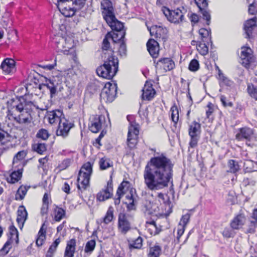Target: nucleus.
Wrapping results in <instances>:
<instances>
[{"label": "nucleus", "mask_w": 257, "mask_h": 257, "mask_svg": "<svg viewBox=\"0 0 257 257\" xmlns=\"http://www.w3.org/2000/svg\"><path fill=\"white\" fill-rule=\"evenodd\" d=\"M173 166L171 160L163 154L151 158L143 172L144 184L147 188L158 190L172 184Z\"/></svg>", "instance_id": "nucleus-1"}, {"label": "nucleus", "mask_w": 257, "mask_h": 257, "mask_svg": "<svg viewBox=\"0 0 257 257\" xmlns=\"http://www.w3.org/2000/svg\"><path fill=\"white\" fill-rule=\"evenodd\" d=\"M47 117L49 122L51 124L58 123V128L56 131L57 136L63 138L67 137L70 130L73 127V123L66 119L62 111L56 109L47 112Z\"/></svg>", "instance_id": "nucleus-2"}, {"label": "nucleus", "mask_w": 257, "mask_h": 257, "mask_svg": "<svg viewBox=\"0 0 257 257\" xmlns=\"http://www.w3.org/2000/svg\"><path fill=\"white\" fill-rule=\"evenodd\" d=\"M45 79V82L42 84H38L36 82V79L34 80V85L32 83L27 84L26 85L27 92L33 94L37 89L41 90L46 87L50 91L51 97H53L56 94L58 88L60 87L61 80L58 76H53L49 79Z\"/></svg>", "instance_id": "nucleus-3"}, {"label": "nucleus", "mask_w": 257, "mask_h": 257, "mask_svg": "<svg viewBox=\"0 0 257 257\" xmlns=\"http://www.w3.org/2000/svg\"><path fill=\"white\" fill-rule=\"evenodd\" d=\"M118 61L113 55L104 59V63L96 69L97 74L103 78L111 79L118 71Z\"/></svg>", "instance_id": "nucleus-4"}, {"label": "nucleus", "mask_w": 257, "mask_h": 257, "mask_svg": "<svg viewBox=\"0 0 257 257\" xmlns=\"http://www.w3.org/2000/svg\"><path fill=\"white\" fill-rule=\"evenodd\" d=\"M92 166L93 163L88 162L80 170L77 178V188L79 190H85L89 186L92 173Z\"/></svg>", "instance_id": "nucleus-5"}, {"label": "nucleus", "mask_w": 257, "mask_h": 257, "mask_svg": "<svg viewBox=\"0 0 257 257\" xmlns=\"http://www.w3.org/2000/svg\"><path fill=\"white\" fill-rule=\"evenodd\" d=\"M53 42L58 51L68 54L69 50L74 47L73 39L70 37L57 35L53 38Z\"/></svg>", "instance_id": "nucleus-6"}, {"label": "nucleus", "mask_w": 257, "mask_h": 257, "mask_svg": "<svg viewBox=\"0 0 257 257\" xmlns=\"http://www.w3.org/2000/svg\"><path fill=\"white\" fill-rule=\"evenodd\" d=\"M102 14L104 19L112 30L115 31L122 30L123 24L116 19L113 7L111 8L103 10Z\"/></svg>", "instance_id": "nucleus-7"}, {"label": "nucleus", "mask_w": 257, "mask_h": 257, "mask_svg": "<svg viewBox=\"0 0 257 257\" xmlns=\"http://www.w3.org/2000/svg\"><path fill=\"white\" fill-rule=\"evenodd\" d=\"M117 85L115 83L107 82L101 90L100 98L101 102L110 103L116 95Z\"/></svg>", "instance_id": "nucleus-8"}, {"label": "nucleus", "mask_w": 257, "mask_h": 257, "mask_svg": "<svg viewBox=\"0 0 257 257\" xmlns=\"http://www.w3.org/2000/svg\"><path fill=\"white\" fill-rule=\"evenodd\" d=\"M162 11L168 21L174 24L182 22L184 19V15L187 12L183 7H182V9L178 8L174 10H170L166 7H164Z\"/></svg>", "instance_id": "nucleus-9"}, {"label": "nucleus", "mask_w": 257, "mask_h": 257, "mask_svg": "<svg viewBox=\"0 0 257 257\" xmlns=\"http://www.w3.org/2000/svg\"><path fill=\"white\" fill-rule=\"evenodd\" d=\"M132 216L129 214L120 212L118 216V231L122 234H126L132 229Z\"/></svg>", "instance_id": "nucleus-10"}, {"label": "nucleus", "mask_w": 257, "mask_h": 257, "mask_svg": "<svg viewBox=\"0 0 257 257\" xmlns=\"http://www.w3.org/2000/svg\"><path fill=\"white\" fill-rule=\"evenodd\" d=\"M188 134L190 137L189 146L192 148H195L200 138L201 124L195 121H193L189 126Z\"/></svg>", "instance_id": "nucleus-11"}, {"label": "nucleus", "mask_w": 257, "mask_h": 257, "mask_svg": "<svg viewBox=\"0 0 257 257\" xmlns=\"http://www.w3.org/2000/svg\"><path fill=\"white\" fill-rule=\"evenodd\" d=\"M16 112L11 116V120H14L20 124H27L31 122L32 117L27 108L24 107L22 109L17 110Z\"/></svg>", "instance_id": "nucleus-12"}, {"label": "nucleus", "mask_w": 257, "mask_h": 257, "mask_svg": "<svg viewBox=\"0 0 257 257\" xmlns=\"http://www.w3.org/2000/svg\"><path fill=\"white\" fill-rule=\"evenodd\" d=\"M240 57L241 64L246 68H249L250 65L254 62L252 51L249 47H241Z\"/></svg>", "instance_id": "nucleus-13"}, {"label": "nucleus", "mask_w": 257, "mask_h": 257, "mask_svg": "<svg viewBox=\"0 0 257 257\" xmlns=\"http://www.w3.org/2000/svg\"><path fill=\"white\" fill-rule=\"evenodd\" d=\"M10 233L11 235V238L8 240L4 244L3 248L0 249V256H5L9 251L11 248L12 240H15L16 242H18V231L17 228L13 225H11L9 227Z\"/></svg>", "instance_id": "nucleus-14"}, {"label": "nucleus", "mask_w": 257, "mask_h": 257, "mask_svg": "<svg viewBox=\"0 0 257 257\" xmlns=\"http://www.w3.org/2000/svg\"><path fill=\"white\" fill-rule=\"evenodd\" d=\"M113 184L111 178L107 183V185L104 187L97 194L96 199L99 201H104L111 198L113 195Z\"/></svg>", "instance_id": "nucleus-15"}, {"label": "nucleus", "mask_w": 257, "mask_h": 257, "mask_svg": "<svg viewBox=\"0 0 257 257\" xmlns=\"http://www.w3.org/2000/svg\"><path fill=\"white\" fill-rule=\"evenodd\" d=\"M194 1L202 15L203 19L206 21V24L209 25L210 23L211 16L210 12L208 9V3L207 0Z\"/></svg>", "instance_id": "nucleus-16"}, {"label": "nucleus", "mask_w": 257, "mask_h": 257, "mask_svg": "<svg viewBox=\"0 0 257 257\" xmlns=\"http://www.w3.org/2000/svg\"><path fill=\"white\" fill-rule=\"evenodd\" d=\"M7 107L8 109L7 117L9 119H11V116L16 113L17 110L22 109L24 106L22 103L19 102V99H11L7 101Z\"/></svg>", "instance_id": "nucleus-17"}, {"label": "nucleus", "mask_w": 257, "mask_h": 257, "mask_svg": "<svg viewBox=\"0 0 257 257\" xmlns=\"http://www.w3.org/2000/svg\"><path fill=\"white\" fill-rule=\"evenodd\" d=\"M105 121V117L103 115L95 116L91 118L89 125V130L93 133H98L102 127Z\"/></svg>", "instance_id": "nucleus-18"}, {"label": "nucleus", "mask_w": 257, "mask_h": 257, "mask_svg": "<svg viewBox=\"0 0 257 257\" xmlns=\"http://www.w3.org/2000/svg\"><path fill=\"white\" fill-rule=\"evenodd\" d=\"M254 136L252 129L248 127H243L240 128L235 135V139L238 141H242L246 140L250 141Z\"/></svg>", "instance_id": "nucleus-19"}, {"label": "nucleus", "mask_w": 257, "mask_h": 257, "mask_svg": "<svg viewBox=\"0 0 257 257\" xmlns=\"http://www.w3.org/2000/svg\"><path fill=\"white\" fill-rule=\"evenodd\" d=\"M154 62L157 69H163L166 72L173 69L175 66L174 61L169 58H162L157 62L154 60Z\"/></svg>", "instance_id": "nucleus-20"}, {"label": "nucleus", "mask_w": 257, "mask_h": 257, "mask_svg": "<svg viewBox=\"0 0 257 257\" xmlns=\"http://www.w3.org/2000/svg\"><path fill=\"white\" fill-rule=\"evenodd\" d=\"M256 27V19L253 18L248 20L244 24V30L245 38L250 39L252 37V32Z\"/></svg>", "instance_id": "nucleus-21"}, {"label": "nucleus", "mask_w": 257, "mask_h": 257, "mask_svg": "<svg viewBox=\"0 0 257 257\" xmlns=\"http://www.w3.org/2000/svg\"><path fill=\"white\" fill-rule=\"evenodd\" d=\"M1 68L5 74H10L15 71V62L12 59L6 58L2 63Z\"/></svg>", "instance_id": "nucleus-22"}, {"label": "nucleus", "mask_w": 257, "mask_h": 257, "mask_svg": "<svg viewBox=\"0 0 257 257\" xmlns=\"http://www.w3.org/2000/svg\"><path fill=\"white\" fill-rule=\"evenodd\" d=\"M142 97L143 100H150L153 99L156 94V91L152 85L146 82L142 89Z\"/></svg>", "instance_id": "nucleus-23"}, {"label": "nucleus", "mask_w": 257, "mask_h": 257, "mask_svg": "<svg viewBox=\"0 0 257 257\" xmlns=\"http://www.w3.org/2000/svg\"><path fill=\"white\" fill-rule=\"evenodd\" d=\"M246 221V217L243 213L237 215L230 222V226L233 229H239L242 227Z\"/></svg>", "instance_id": "nucleus-24"}, {"label": "nucleus", "mask_w": 257, "mask_h": 257, "mask_svg": "<svg viewBox=\"0 0 257 257\" xmlns=\"http://www.w3.org/2000/svg\"><path fill=\"white\" fill-rule=\"evenodd\" d=\"M148 51L154 58H156L159 55V46L158 43L154 39H150L147 43Z\"/></svg>", "instance_id": "nucleus-25"}, {"label": "nucleus", "mask_w": 257, "mask_h": 257, "mask_svg": "<svg viewBox=\"0 0 257 257\" xmlns=\"http://www.w3.org/2000/svg\"><path fill=\"white\" fill-rule=\"evenodd\" d=\"M57 8L61 14L66 17H72L76 11L73 6L71 7L65 3H61L57 5Z\"/></svg>", "instance_id": "nucleus-26"}, {"label": "nucleus", "mask_w": 257, "mask_h": 257, "mask_svg": "<svg viewBox=\"0 0 257 257\" xmlns=\"http://www.w3.org/2000/svg\"><path fill=\"white\" fill-rule=\"evenodd\" d=\"M142 210L146 215H147L158 212L159 208L155 203L149 200H146L144 202Z\"/></svg>", "instance_id": "nucleus-27"}, {"label": "nucleus", "mask_w": 257, "mask_h": 257, "mask_svg": "<svg viewBox=\"0 0 257 257\" xmlns=\"http://www.w3.org/2000/svg\"><path fill=\"white\" fill-rule=\"evenodd\" d=\"M257 227V208L253 210L252 213L250 216L247 232L249 233H254L255 232L256 228Z\"/></svg>", "instance_id": "nucleus-28"}, {"label": "nucleus", "mask_w": 257, "mask_h": 257, "mask_svg": "<svg viewBox=\"0 0 257 257\" xmlns=\"http://www.w3.org/2000/svg\"><path fill=\"white\" fill-rule=\"evenodd\" d=\"M27 212L24 206H21L18 210L17 221L20 229L23 227L24 224L27 217Z\"/></svg>", "instance_id": "nucleus-29"}, {"label": "nucleus", "mask_w": 257, "mask_h": 257, "mask_svg": "<svg viewBox=\"0 0 257 257\" xmlns=\"http://www.w3.org/2000/svg\"><path fill=\"white\" fill-rule=\"evenodd\" d=\"M76 249V240L71 239L67 243L64 257H74Z\"/></svg>", "instance_id": "nucleus-30"}, {"label": "nucleus", "mask_w": 257, "mask_h": 257, "mask_svg": "<svg viewBox=\"0 0 257 257\" xmlns=\"http://www.w3.org/2000/svg\"><path fill=\"white\" fill-rule=\"evenodd\" d=\"M46 229L45 224H43L38 234L36 244L40 246L43 245L46 239Z\"/></svg>", "instance_id": "nucleus-31"}, {"label": "nucleus", "mask_w": 257, "mask_h": 257, "mask_svg": "<svg viewBox=\"0 0 257 257\" xmlns=\"http://www.w3.org/2000/svg\"><path fill=\"white\" fill-rule=\"evenodd\" d=\"M243 168L245 172H252L256 171L257 163L251 160H245L243 163Z\"/></svg>", "instance_id": "nucleus-32"}, {"label": "nucleus", "mask_w": 257, "mask_h": 257, "mask_svg": "<svg viewBox=\"0 0 257 257\" xmlns=\"http://www.w3.org/2000/svg\"><path fill=\"white\" fill-rule=\"evenodd\" d=\"M109 42H108L107 38L105 37L103 40L102 47V50L103 52L102 57L104 58V59L106 58L109 55H113V51H112L111 50L109 49Z\"/></svg>", "instance_id": "nucleus-33"}, {"label": "nucleus", "mask_w": 257, "mask_h": 257, "mask_svg": "<svg viewBox=\"0 0 257 257\" xmlns=\"http://www.w3.org/2000/svg\"><path fill=\"white\" fill-rule=\"evenodd\" d=\"M227 167L228 168L227 172L233 174L237 173L240 169V166L239 165L238 162L234 160H228L227 162Z\"/></svg>", "instance_id": "nucleus-34"}, {"label": "nucleus", "mask_w": 257, "mask_h": 257, "mask_svg": "<svg viewBox=\"0 0 257 257\" xmlns=\"http://www.w3.org/2000/svg\"><path fill=\"white\" fill-rule=\"evenodd\" d=\"M27 155V153L25 151H20L17 153L14 157L13 159V166L17 167L18 165L17 164L21 163V162L24 159Z\"/></svg>", "instance_id": "nucleus-35"}, {"label": "nucleus", "mask_w": 257, "mask_h": 257, "mask_svg": "<svg viewBox=\"0 0 257 257\" xmlns=\"http://www.w3.org/2000/svg\"><path fill=\"white\" fill-rule=\"evenodd\" d=\"M61 242V239L59 237L57 238L50 245L47 253L46 257H53L54 253L56 250L57 247L60 242Z\"/></svg>", "instance_id": "nucleus-36"}, {"label": "nucleus", "mask_w": 257, "mask_h": 257, "mask_svg": "<svg viewBox=\"0 0 257 257\" xmlns=\"http://www.w3.org/2000/svg\"><path fill=\"white\" fill-rule=\"evenodd\" d=\"M114 209L112 206H110L106 213L105 215L103 218V222L107 224L109 223L113 219L114 217Z\"/></svg>", "instance_id": "nucleus-37"}, {"label": "nucleus", "mask_w": 257, "mask_h": 257, "mask_svg": "<svg viewBox=\"0 0 257 257\" xmlns=\"http://www.w3.org/2000/svg\"><path fill=\"white\" fill-rule=\"evenodd\" d=\"M125 204L126 205V208L128 210L131 211L135 209V205L134 203V199L132 193L126 195Z\"/></svg>", "instance_id": "nucleus-38"}, {"label": "nucleus", "mask_w": 257, "mask_h": 257, "mask_svg": "<svg viewBox=\"0 0 257 257\" xmlns=\"http://www.w3.org/2000/svg\"><path fill=\"white\" fill-rule=\"evenodd\" d=\"M22 170L18 169L12 173L10 175V178L9 182L11 183H15L18 182L22 177Z\"/></svg>", "instance_id": "nucleus-39"}, {"label": "nucleus", "mask_w": 257, "mask_h": 257, "mask_svg": "<svg viewBox=\"0 0 257 257\" xmlns=\"http://www.w3.org/2000/svg\"><path fill=\"white\" fill-rule=\"evenodd\" d=\"M161 252V247L159 245H155L150 247L148 254L149 257H159Z\"/></svg>", "instance_id": "nucleus-40"}, {"label": "nucleus", "mask_w": 257, "mask_h": 257, "mask_svg": "<svg viewBox=\"0 0 257 257\" xmlns=\"http://www.w3.org/2000/svg\"><path fill=\"white\" fill-rule=\"evenodd\" d=\"M99 165L100 170H105L112 166V162L109 159L105 157L100 159L99 162Z\"/></svg>", "instance_id": "nucleus-41"}, {"label": "nucleus", "mask_w": 257, "mask_h": 257, "mask_svg": "<svg viewBox=\"0 0 257 257\" xmlns=\"http://www.w3.org/2000/svg\"><path fill=\"white\" fill-rule=\"evenodd\" d=\"M163 30L160 26H154L149 29V31L151 36H155L157 38L161 37V32Z\"/></svg>", "instance_id": "nucleus-42"}, {"label": "nucleus", "mask_w": 257, "mask_h": 257, "mask_svg": "<svg viewBox=\"0 0 257 257\" xmlns=\"http://www.w3.org/2000/svg\"><path fill=\"white\" fill-rule=\"evenodd\" d=\"M143 239L141 237H138L135 240L132 241L129 244V248L132 250L133 248L140 249L142 246Z\"/></svg>", "instance_id": "nucleus-43"}, {"label": "nucleus", "mask_w": 257, "mask_h": 257, "mask_svg": "<svg viewBox=\"0 0 257 257\" xmlns=\"http://www.w3.org/2000/svg\"><path fill=\"white\" fill-rule=\"evenodd\" d=\"M54 218L56 221H60L64 216L65 211L61 208L56 207L55 209Z\"/></svg>", "instance_id": "nucleus-44"}, {"label": "nucleus", "mask_w": 257, "mask_h": 257, "mask_svg": "<svg viewBox=\"0 0 257 257\" xmlns=\"http://www.w3.org/2000/svg\"><path fill=\"white\" fill-rule=\"evenodd\" d=\"M130 182L127 181H123L120 185L119 186L116 194H124L125 191L127 190L129 187Z\"/></svg>", "instance_id": "nucleus-45"}, {"label": "nucleus", "mask_w": 257, "mask_h": 257, "mask_svg": "<svg viewBox=\"0 0 257 257\" xmlns=\"http://www.w3.org/2000/svg\"><path fill=\"white\" fill-rule=\"evenodd\" d=\"M139 134V130L138 125L131 124L128 127L127 136L138 137Z\"/></svg>", "instance_id": "nucleus-46"}, {"label": "nucleus", "mask_w": 257, "mask_h": 257, "mask_svg": "<svg viewBox=\"0 0 257 257\" xmlns=\"http://www.w3.org/2000/svg\"><path fill=\"white\" fill-rule=\"evenodd\" d=\"M219 81L220 86L231 87L233 85V82L225 75H221V78L219 79Z\"/></svg>", "instance_id": "nucleus-47"}, {"label": "nucleus", "mask_w": 257, "mask_h": 257, "mask_svg": "<svg viewBox=\"0 0 257 257\" xmlns=\"http://www.w3.org/2000/svg\"><path fill=\"white\" fill-rule=\"evenodd\" d=\"M171 118L172 121L176 124L179 120V110L176 105H173L171 108Z\"/></svg>", "instance_id": "nucleus-48"}, {"label": "nucleus", "mask_w": 257, "mask_h": 257, "mask_svg": "<svg viewBox=\"0 0 257 257\" xmlns=\"http://www.w3.org/2000/svg\"><path fill=\"white\" fill-rule=\"evenodd\" d=\"M125 36V32L123 31H116L113 32L111 36V39L112 40L116 42V40H119L120 42L123 41Z\"/></svg>", "instance_id": "nucleus-49"}, {"label": "nucleus", "mask_w": 257, "mask_h": 257, "mask_svg": "<svg viewBox=\"0 0 257 257\" xmlns=\"http://www.w3.org/2000/svg\"><path fill=\"white\" fill-rule=\"evenodd\" d=\"M33 149L40 154H43L46 151V146L44 143H38L33 146Z\"/></svg>", "instance_id": "nucleus-50"}, {"label": "nucleus", "mask_w": 257, "mask_h": 257, "mask_svg": "<svg viewBox=\"0 0 257 257\" xmlns=\"http://www.w3.org/2000/svg\"><path fill=\"white\" fill-rule=\"evenodd\" d=\"M199 34L203 41H204V39H207L208 38L209 39H210L211 32L210 30L201 28L199 30Z\"/></svg>", "instance_id": "nucleus-51"}, {"label": "nucleus", "mask_w": 257, "mask_h": 257, "mask_svg": "<svg viewBox=\"0 0 257 257\" xmlns=\"http://www.w3.org/2000/svg\"><path fill=\"white\" fill-rule=\"evenodd\" d=\"M29 187L26 186H21L18 190L16 198H18V196H19V199H23L26 195Z\"/></svg>", "instance_id": "nucleus-52"}, {"label": "nucleus", "mask_w": 257, "mask_h": 257, "mask_svg": "<svg viewBox=\"0 0 257 257\" xmlns=\"http://www.w3.org/2000/svg\"><path fill=\"white\" fill-rule=\"evenodd\" d=\"M197 49L199 53L202 55H206L208 52V47L204 43H200L197 46Z\"/></svg>", "instance_id": "nucleus-53"}, {"label": "nucleus", "mask_w": 257, "mask_h": 257, "mask_svg": "<svg viewBox=\"0 0 257 257\" xmlns=\"http://www.w3.org/2000/svg\"><path fill=\"white\" fill-rule=\"evenodd\" d=\"M49 136L48 131L44 128L40 129L37 133L36 137L38 138L41 139L43 140H47Z\"/></svg>", "instance_id": "nucleus-54"}, {"label": "nucleus", "mask_w": 257, "mask_h": 257, "mask_svg": "<svg viewBox=\"0 0 257 257\" xmlns=\"http://www.w3.org/2000/svg\"><path fill=\"white\" fill-rule=\"evenodd\" d=\"M138 137L127 136V146L131 149H134L137 144Z\"/></svg>", "instance_id": "nucleus-55"}, {"label": "nucleus", "mask_w": 257, "mask_h": 257, "mask_svg": "<svg viewBox=\"0 0 257 257\" xmlns=\"http://www.w3.org/2000/svg\"><path fill=\"white\" fill-rule=\"evenodd\" d=\"M247 92L251 97L257 100V89L252 84L248 85Z\"/></svg>", "instance_id": "nucleus-56"}, {"label": "nucleus", "mask_w": 257, "mask_h": 257, "mask_svg": "<svg viewBox=\"0 0 257 257\" xmlns=\"http://www.w3.org/2000/svg\"><path fill=\"white\" fill-rule=\"evenodd\" d=\"M95 241L94 240H90L88 241L86 244L85 247V251L86 252H92L95 246Z\"/></svg>", "instance_id": "nucleus-57"}, {"label": "nucleus", "mask_w": 257, "mask_h": 257, "mask_svg": "<svg viewBox=\"0 0 257 257\" xmlns=\"http://www.w3.org/2000/svg\"><path fill=\"white\" fill-rule=\"evenodd\" d=\"M72 160L71 159H66L64 160L58 166L60 170H63L67 168L72 163Z\"/></svg>", "instance_id": "nucleus-58"}, {"label": "nucleus", "mask_w": 257, "mask_h": 257, "mask_svg": "<svg viewBox=\"0 0 257 257\" xmlns=\"http://www.w3.org/2000/svg\"><path fill=\"white\" fill-rule=\"evenodd\" d=\"M86 0H74L72 4L76 11L81 10L84 6Z\"/></svg>", "instance_id": "nucleus-59"}, {"label": "nucleus", "mask_w": 257, "mask_h": 257, "mask_svg": "<svg viewBox=\"0 0 257 257\" xmlns=\"http://www.w3.org/2000/svg\"><path fill=\"white\" fill-rule=\"evenodd\" d=\"M199 68V64L198 61L196 59H193L190 62L189 65V69L193 72H195L198 70Z\"/></svg>", "instance_id": "nucleus-60"}, {"label": "nucleus", "mask_w": 257, "mask_h": 257, "mask_svg": "<svg viewBox=\"0 0 257 257\" xmlns=\"http://www.w3.org/2000/svg\"><path fill=\"white\" fill-rule=\"evenodd\" d=\"M190 218V214L186 213L182 216L179 225L183 226L184 227L189 222Z\"/></svg>", "instance_id": "nucleus-61"}, {"label": "nucleus", "mask_w": 257, "mask_h": 257, "mask_svg": "<svg viewBox=\"0 0 257 257\" xmlns=\"http://www.w3.org/2000/svg\"><path fill=\"white\" fill-rule=\"evenodd\" d=\"M248 13L251 15H255L257 13V3L253 2L248 7Z\"/></svg>", "instance_id": "nucleus-62"}, {"label": "nucleus", "mask_w": 257, "mask_h": 257, "mask_svg": "<svg viewBox=\"0 0 257 257\" xmlns=\"http://www.w3.org/2000/svg\"><path fill=\"white\" fill-rule=\"evenodd\" d=\"M101 6L102 10L111 8L113 7L111 0H103L101 3Z\"/></svg>", "instance_id": "nucleus-63"}, {"label": "nucleus", "mask_w": 257, "mask_h": 257, "mask_svg": "<svg viewBox=\"0 0 257 257\" xmlns=\"http://www.w3.org/2000/svg\"><path fill=\"white\" fill-rule=\"evenodd\" d=\"M207 108L206 110V117L209 118L214 111L213 104L211 102H209L207 105Z\"/></svg>", "instance_id": "nucleus-64"}]
</instances>
